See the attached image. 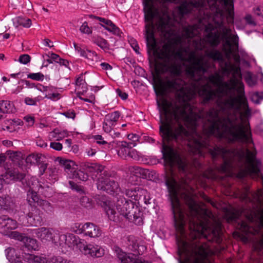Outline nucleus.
<instances>
[{"instance_id": "nucleus-53", "label": "nucleus", "mask_w": 263, "mask_h": 263, "mask_svg": "<svg viewBox=\"0 0 263 263\" xmlns=\"http://www.w3.org/2000/svg\"><path fill=\"white\" fill-rule=\"evenodd\" d=\"M135 146V143H128L126 141H122L120 143V144L119 145V148H132L133 147Z\"/></svg>"}, {"instance_id": "nucleus-60", "label": "nucleus", "mask_w": 263, "mask_h": 263, "mask_svg": "<svg viewBox=\"0 0 263 263\" xmlns=\"http://www.w3.org/2000/svg\"><path fill=\"white\" fill-rule=\"evenodd\" d=\"M48 56L50 59H52L53 62H55L57 63H59V60H60V57L54 53H49Z\"/></svg>"}, {"instance_id": "nucleus-50", "label": "nucleus", "mask_w": 263, "mask_h": 263, "mask_svg": "<svg viewBox=\"0 0 263 263\" xmlns=\"http://www.w3.org/2000/svg\"><path fill=\"white\" fill-rule=\"evenodd\" d=\"M50 146L51 148L58 151L62 150L63 148L62 144L59 142H51Z\"/></svg>"}, {"instance_id": "nucleus-22", "label": "nucleus", "mask_w": 263, "mask_h": 263, "mask_svg": "<svg viewBox=\"0 0 263 263\" xmlns=\"http://www.w3.org/2000/svg\"><path fill=\"white\" fill-rule=\"evenodd\" d=\"M115 125L104 119L103 123V129L104 132L109 134L112 138H115L119 137V132H115L114 130Z\"/></svg>"}, {"instance_id": "nucleus-19", "label": "nucleus", "mask_w": 263, "mask_h": 263, "mask_svg": "<svg viewBox=\"0 0 263 263\" xmlns=\"http://www.w3.org/2000/svg\"><path fill=\"white\" fill-rule=\"evenodd\" d=\"M60 164L63 167L66 173L71 177L76 170L77 169V165L76 163L70 160L61 159L60 161Z\"/></svg>"}, {"instance_id": "nucleus-46", "label": "nucleus", "mask_w": 263, "mask_h": 263, "mask_svg": "<svg viewBox=\"0 0 263 263\" xmlns=\"http://www.w3.org/2000/svg\"><path fill=\"white\" fill-rule=\"evenodd\" d=\"M8 235H9L10 237L12 238H14L21 241H22V239L24 237L21 233L17 231H10V232H9V234Z\"/></svg>"}, {"instance_id": "nucleus-39", "label": "nucleus", "mask_w": 263, "mask_h": 263, "mask_svg": "<svg viewBox=\"0 0 263 263\" xmlns=\"http://www.w3.org/2000/svg\"><path fill=\"white\" fill-rule=\"evenodd\" d=\"M37 205L47 212H51L53 210V208L50 203L45 200L41 199Z\"/></svg>"}, {"instance_id": "nucleus-54", "label": "nucleus", "mask_w": 263, "mask_h": 263, "mask_svg": "<svg viewBox=\"0 0 263 263\" xmlns=\"http://www.w3.org/2000/svg\"><path fill=\"white\" fill-rule=\"evenodd\" d=\"M24 120L25 121L28 126H31L34 124V119L33 117L25 116L24 118Z\"/></svg>"}, {"instance_id": "nucleus-44", "label": "nucleus", "mask_w": 263, "mask_h": 263, "mask_svg": "<svg viewBox=\"0 0 263 263\" xmlns=\"http://www.w3.org/2000/svg\"><path fill=\"white\" fill-rule=\"evenodd\" d=\"M80 31L83 33L90 34L92 32L91 29L89 27L87 23L85 22L83 23L80 28Z\"/></svg>"}, {"instance_id": "nucleus-38", "label": "nucleus", "mask_w": 263, "mask_h": 263, "mask_svg": "<svg viewBox=\"0 0 263 263\" xmlns=\"http://www.w3.org/2000/svg\"><path fill=\"white\" fill-rule=\"evenodd\" d=\"M73 179H78L79 180L85 181L88 179V176L87 174L85 173L83 171L79 170L76 171L72 174L71 177Z\"/></svg>"}, {"instance_id": "nucleus-61", "label": "nucleus", "mask_w": 263, "mask_h": 263, "mask_svg": "<svg viewBox=\"0 0 263 263\" xmlns=\"http://www.w3.org/2000/svg\"><path fill=\"white\" fill-rule=\"evenodd\" d=\"M254 11L256 15L263 17V7H257Z\"/></svg>"}, {"instance_id": "nucleus-6", "label": "nucleus", "mask_w": 263, "mask_h": 263, "mask_svg": "<svg viewBox=\"0 0 263 263\" xmlns=\"http://www.w3.org/2000/svg\"><path fill=\"white\" fill-rule=\"evenodd\" d=\"M230 0H189L185 1L179 7V12L185 14L194 8H203L208 5L213 13L222 15V11L229 4Z\"/></svg>"}, {"instance_id": "nucleus-1", "label": "nucleus", "mask_w": 263, "mask_h": 263, "mask_svg": "<svg viewBox=\"0 0 263 263\" xmlns=\"http://www.w3.org/2000/svg\"><path fill=\"white\" fill-rule=\"evenodd\" d=\"M239 38L231 33V143H253L249 120L252 110L245 96L241 69L250 67L247 54L238 49Z\"/></svg>"}, {"instance_id": "nucleus-30", "label": "nucleus", "mask_w": 263, "mask_h": 263, "mask_svg": "<svg viewBox=\"0 0 263 263\" xmlns=\"http://www.w3.org/2000/svg\"><path fill=\"white\" fill-rule=\"evenodd\" d=\"M0 107L3 114L11 113L14 110V105L8 101H2L0 102Z\"/></svg>"}, {"instance_id": "nucleus-34", "label": "nucleus", "mask_w": 263, "mask_h": 263, "mask_svg": "<svg viewBox=\"0 0 263 263\" xmlns=\"http://www.w3.org/2000/svg\"><path fill=\"white\" fill-rule=\"evenodd\" d=\"M129 171L133 175L143 177L147 173V170L143 169L138 166H130L128 167Z\"/></svg>"}, {"instance_id": "nucleus-32", "label": "nucleus", "mask_w": 263, "mask_h": 263, "mask_svg": "<svg viewBox=\"0 0 263 263\" xmlns=\"http://www.w3.org/2000/svg\"><path fill=\"white\" fill-rule=\"evenodd\" d=\"M244 79L246 83L250 87H254L257 83V77L250 71L246 72Z\"/></svg>"}, {"instance_id": "nucleus-42", "label": "nucleus", "mask_w": 263, "mask_h": 263, "mask_svg": "<svg viewBox=\"0 0 263 263\" xmlns=\"http://www.w3.org/2000/svg\"><path fill=\"white\" fill-rule=\"evenodd\" d=\"M146 193V190L140 188L139 187H137L136 193L135 195V197H134V200L136 201L141 200L143 197V195H145Z\"/></svg>"}, {"instance_id": "nucleus-58", "label": "nucleus", "mask_w": 263, "mask_h": 263, "mask_svg": "<svg viewBox=\"0 0 263 263\" xmlns=\"http://www.w3.org/2000/svg\"><path fill=\"white\" fill-rule=\"evenodd\" d=\"M94 139L96 140L97 143L100 144H105L107 143V142L103 140V137L101 135L95 136Z\"/></svg>"}, {"instance_id": "nucleus-4", "label": "nucleus", "mask_w": 263, "mask_h": 263, "mask_svg": "<svg viewBox=\"0 0 263 263\" xmlns=\"http://www.w3.org/2000/svg\"><path fill=\"white\" fill-rule=\"evenodd\" d=\"M255 148L251 151L247 148L231 147V177L243 179L247 176L261 177V162L256 159Z\"/></svg>"}, {"instance_id": "nucleus-3", "label": "nucleus", "mask_w": 263, "mask_h": 263, "mask_svg": "<svg viewBox=\"0 0 263 263\" xmlns=\"http://www.w3.org/2000/svg\"><path fill=\"white\" fill-rule=\"evenodd\" d=\"M190 208L191 216L189 221L190 237L196 239L203 236L209 241L220 243L221 241V226L218 222L214 226H210L208 218L212 217L211 212L199 208L193 200H191Z\"/></svg>"}, {"instance_id": "nucleus-57", "label": "nucleus", "mask_w": 263, "mask_h": 263, "mask_svg": "<svg viewBox=\"0 0 263 263\" xmlns=\"http://www.w3.org/2000/svg\"><path fill=\"white\" fill-rule=\"evenodd\" d=\"M127 138L129 140H131L132 142L130 143H134L135 146L136 145V142L138 140V137L137 135L131 134H129L127 136Z\"/></svg>"}, {"instance_id": "nucleus-40", "label": "nucleus", "mask_w": 263, "mask_h": 263, "mask_svg": "<svg viewBox=\"0 0 263 263\" xmlns=\"http://www.w3.org/2000/svg\"><path fill=\"white\" fill-rule=\"evenodd\" d=\"M84 227H85V223H75L71 227L73 232L78 234H84Z\"/></svg>"}, {"instance_id": "nucleus-7", "label": "nucleus", "mask_w": 263, "mask_h": 263, "mask_svg": "<svg viewBox=\"0 0 263 263\" xmlns=\"http://www.w3.org/2000/svg\"><path fill=\"white\" fill-rule=\"evenodd\" d=\"M32 234L43 243L52 242L57 244L58 242L59 232L52 228L41 227L32 230Z\"/></svg>"}, {"instance_id": "nucleus-33", "label": "nucleus", "mask_w": 263, "mask_h": 263, "mask_svg": "<svg viewBox=\"0 0 263 263\" xmlns=\"http://www.w3.org/2000/svg\"><path fill=\"white\" fill-rule=\"evenodd\" d=\"M13 205V202L9 196L0 197V209L8 210Z\"/></svg>"}, {"instance_id": "nucleus-10", "label": "nucleus", "mask_w": 263, "mask_h": 263, "mask_svg": "<svg viewBox=\"0 0 263 263\" xmlns=\"http://www.w3.org/2000/svg\"><path fill=\"white\" fill-rule=\"evenodd\" d=\"M213 157L220 156L224 160V163L221 165L219 171L221 173H225L228 175L230 170V162L229 160L230 153L223 148L215 147L211 152Z\"/></svg>"}, {"instance_id": "nucleus-27", "label": "nucleus", "mask_w": 263, "mask_h": 263, "mask_svg": "<svg viewBox=\"0 0 263 263\" xmlns=\"http://www.w3.org/2000/svg\"><path fill=\"white\" fill-rule=\"evenodd\" d=\"M22 242L28 250H35L38 248L37 241L35 239L29 237H24Z\"/></svg>"}, {"instance_id": "nucleus-2", "label": "nucleus", "mask_w": 263, "mask_h": 263, "mask_svg": "<svg viewBox=\"0 0 263 263\" xmlns=\"http://www.w3.org/2000/svg\"><path fill=\"white\" fill-rule=\"evenodd\" d=\"M231 224L240 231H234V237L237 236L246 243L252 236L261 234L262 239L253 244L255 251L263 253V209L246 210L244 209L236 210L231 205Z\"/></svg>"}, {"instance_id": "nucleus-28", "label": "nucleus", "mask_w": 263, "mask_h": 263, "mask_svg": "<svg viewBox=\"0 0 263 263\" xmlns=\"http://www.w3.org/2000/svg\"><path fill=\"white\" fill-rule=\"evenodd\" d=\"M134 257L133 254L128 255L121 251L118 253V257L122 263H135L136 258Z\"/></svg>"}, {"instance_id": "nucleus-29", "label": "nucleus", "mask_w": 263, "mask_h": 263, "mask_svg": "<svg viewBox=\"0 0 263 263\" xmlns=\"http://www.w3.org/2000/svg\"><path fill=\"white\" fill-rule=\"evenodd\" d=\"M249 195V189L247 187H246L245 191H237L236 192H234L233 194H231V197H234V198H239L242 201H250L251 199L248 197Z\"/></svg>"}, {"instance_id": "nucleus-15", "label": "nucleus", "mask_w": 263, "mask_h": 263, "mask_svg": "<svg viewBox=\"0 0 263 263\" xmlns=\"http://www.w3.org/2000/svg\"><path fill=\"white\" fill-rule=\"evenodd\" d=\"M84 235L89 236L91 238H98L101 236L102 231L100 228L91 222L85 223Z\"/></svg>"}, {"instance_id": "nucleus-35", "label": "nucleus", "mask_w": 263, "mask_h": 263, "mask_svg": "<svg viewBox=\"0 0 263 263\" xmlns=\"http://www.w3.org/2000/svg\"><path fill=\"white\" fill-rule=\"evenodd\" d=\"M120 117V113L118 111H115L111 113L108 114L105 116L104 119L116 125L117 121Z\"/></svg>"}, {"instance_id": "nucleus-18", "label": "nucleus", "mask_w": 263, "mask_h": 263, "mask_svg": "<svg viewBox=\"0 0 263 263\" xmlns=\"http://www.w3.org/2000/svg\"><path fill=\"white\" fill-rule=\"evenodd\" d=\"M5 254L7 259L11 263H15L21 258L20 251L14 248L9 247L6 249Z\"/></svg>"}, {"instance_id": "nucleus-12", "label": "nucleus", "mask_w": 263, "mask_h": 263, "mask_svg": "<svg viewBox=\"0 0 263 263\" xmlns=\"http://www.w3.org/2000/svg\"><path fill=\"white\" fill-rule=\"evenodd\" d=\"M28 263H72L61 257H53L48 260L46 257L42 255H34L30 254L26 257Z\"/></svg>"}, {"instance_id": "nucleus-9", "label": "nucleus", "mask_w": 263, "mask_h": 263, "mask_svg": "<svg viewBox=\"0 0 263 263\" xmlns=\"http://www.w3.org/2000/svg\"><path fill=\"white\" fill-rule=\"evenodd\" d=\"M97 188L99 190L105 191L110 194H117L120 191L118 183L112 178L108 177L99 178L97 182Z\"/></svg>"}, {"instance_id": "nucleus-21", "label": "nucleus", "mask_w": 263, "mask_h": 263, "mask_svg": "<svg viewBox=\"0 0 263 263\" xmlns=\"http://www.w3.org/2000/svg\"><path fill=\"white\" fill-rule=\"evenodd\" d=\"M101 25L106 30L111 32L115 35L121 36L122 34V32L120 29L110 20H107L104 23L101 24Z\"/></svg>"}, {"instance_id": "nucleus-51", "label": "nucleus", "mask_w": 263, "mask_h": 263, "mask_svg": "<svg viewBox=\"0 0 263 263\" xmlns=\"http://www.w3.org/2000/svg\"><path fill=\"white\" fill-rule=\"evenodd\" d=\"M136 190H137V187H135L134 189L132 188L130 189L127 190L126 191V194L128 197H129L132 199L134 200V197H135V195L136 193Z\"/></svg>"}, {"instance_id": "nucleus-5", "label": "nucleus", "mask_w": 263, "mask_h": 263, "mask_svg": "<svg viewBox=\"0 0 263 263\" xmlns=\"http://www.w3.org/2000/svg\"><path fill=\"white\" fill-rule=\"evenodd\" d=\"M106 214L110 219L114 220L116 214L118 213L126 219L135 221H140L141 212L137 206H135L131 200H127L124 197H120L117 201L111 202L107 200L103 203Z\"/></svg>"}, {"instance_id": "nucleus-48", "label": "nucleus", "mask_w": 263, "mask_h": 263, "mask_svg": "<svg viewBox=\"0 0 263 263\" xmlns=\"http://www.w3.org/2000/svg\"><path fill=\"white\" fill-rule=\"evenodd\" d=\"M9 157L13 161L15 162L22 158V153L19 152H11Z\"/></svg>"}, {"instance_id": "nucleus-62", "label": "nucleus", "mask_w": 263, "mask_h": 263, "mask_svg": "<svg viewBox=\"0 0 263 263\" xmlns=\"http://www.w3.org/2000/svg\"><path fill=\"white\" fill-rule=\"evenodd\" d=\"M69 184L71 187V189L76 190L77 191H81V187L80 186L78 185L77 184H76L74 182L72 181H69Z\"/></svg>"}, {"instance_id": "nucleus-55", "label": "nucleus", "mask_w": 263, "mask_h": 263, "mask_svg": "<svg viewBox=\"0 0 263 263\" xmlns=\"http://www.w3.org/2000/svg\"><path fill=\"white\" fill-rule=\"evenodd\" d=\"M128 157H130L135 160H138L139 155L138 154L136 150L130 149Z\"/></svg>"}, {"instance_id": "nucleus-23", "label": "nucleus", "mask_w": 263, "mask_h": 263, "mask_svg": "<svg viewBox=\"0 0 263 263\" xmlns=\"http://www.w3.org/2000/svg\"><path fill=\"white\" fill-rule=\"evenodd\" d=\"M2 178L5 179V182H8L7 180H21L25 177L24 175L21 173H18L13 170H8L4 176L2 175Z\"/></svg>"}, {"instance_id": "nucleus-49", "label": "nucleus", "mask_w": 263, "mask_h": 263, "mask_svg": "<svg viewBox=\"0 0 263 263\" xmlns=\"http://www.w3.org/2000/svg\"><path fill=\"white\" fill-rule=\"evenodd\" d=\"M244 18L248 24L253 26H256L257 24L251 14H247Z\"/></svg>"}, {"instance_id": "nucleus-52", "label": "nucleus", "mask_w": 263, "mask_h": 263, "mask_svg": "<svg viewBox=\"0 0 263 263\" xmlns=\"http://www.w3.org/2000/svg\"><path fill=\"white\" fill-rule=\"evenodd\" d=\"M76 84L77 85V89H80L81 86L82 88L84 87V86L85 85V84L82 77H79L77 79L76 81Z\"/></svg>"}, {"instance_id": "nucleus-25", "label": "nucleus", "mask_w": 263, "mask_h": 263, "mask_svg": "<svg viewBox=\"0 0 263 263\" xmlns=\"http://www.w3.org/2000/svg\"><path fill=\"white\" fill-rule=\"evenodd\" d=\"M206 55L214 61H218L222 65L224 63V59L221 53L215 49H212L210 51H206Z\"/></svg>"}, {"instance_id": "nucleus-31", "label": "nucleus", "mask_w": 263, "mask_h": 263, "mask_svg": "<svg viewBox=\"0 0 263 263\" xmlns=\"http://www.w3.org/2000/svg\"><path fill=\"white\" fill-rule=\"evenodd\" d=\"M34 187H32L31 190L28 191L27 193V200L30 205H33L35 203H39L41 199H39L36 192L33 191V189Z\"/></svg>"}, {"instance_id": "nucleus-43", "label": "nucleus", "mask_w": 263, "mask_h": 263, "mask_svg": "<svg viewBox=\"0 0 263 263\" xmlns=\"http://www.w3.org/2000/svg\"><path fill=\"white\" fill-rule=\"evenodd\" d=\"M131 148H119L118 151V156L122 159H126L128 157V154Z\"/></svg>"}, {"instance_id": "nucleus-63", "label": "nucleus", "mask_w": 263, "mask_h": 263, "mask_svg": "<svg viewBox=\"0 0 263 263\" xmlns=\"http://www.w3.org/2000/svg\"><path fill=\"white\" fill-rule=\"evenodd\" d=\"M116 92L117 94L123 99L125 100L127 98V95L124 92H122L120 89H117L116 90Z\"/></svg>"}, {"instance_id": "nucleus-24", "label": "nucleus", "mask_w": 263, "mask_h": 263, "mask_svg": "<svg viewBox=\"0 0 263 263\" xmlns=\"http://www.w3.org/2000/svg\"><path fill=\"white\" fill-rule=\"evenodd\" d=\"M68 136L69 133L66 130L54 129L49 133V137L51 139H55L57 141H60Z\"/></svg>"}, {"instance_id": "nucleus-11", "label": "nucleus", "mask_w": 263, "mask_h": 263, "mask_svg": "<svg viewBox=\"0 0 263 263\" xmlns=\"http://www.w3.org/2000/svg\"><path fill=\"white\" fill-rule=\"evenodd\" d=\"M80 251L85 255H89L92 257H101L105 253L104 249L100 246L96 244H85L84 241L81 247Z\"/></svg>"}, {"instance_id": "nucleus-59", "label": "nucleus", "mask_w": 263, "mask_h": 263, "mask_svg": "<svg viewBox=\"0 0 263 263\" xmlns=\"http://www.w3.org/2000/svg\"><path fill=\"white\" fill-rule=\"evenodd\" d=\"M91 168L92 170H93L97 172V173H101L104 169V167L102 165L97 164H92Z\"/></svg>"}, {"instance_id": "nucleus-64", "label": "nucleus", "mask_w": 263, "mask_h": 263, "mask_svg": "<svg viewBox=\"0 0 263 263\" xmlns=\"http://www.w3.org/2000/svg\"><path fill=\"white\" fill-rule=\"evenodd\" d=\"M36 145L41 147H47V143L44 141L39 139L36 141Z\"/></svg>"}, {"instance_id": "nucleus-45", "label": "nucleus", "mask_w": 263, "mask_h": 263, "mask_svg": "<svg viewBox=\"0 0 263 263\" xmlns=\"http://www.w3.org/2000/svg\"><path fill=\"white\" fill-rule=\"evenodd\" d=\"M128 41H129V43L131 47L133 48V49L134 50V51L137 54H139L140 53L139 47L138 46L137 41L134 38H130Z\"/></svg>"}, {"instance_id": "nucleus-20", "label": "nucleus", "mask_w": 263, "mask_h": 263, "mask_svg": "<svg viewBox=\"0 0 263 263\" xmlns=\"http://www.w3.org/2000/svg\"><path fill=\"white\" fill-rule=\"evenodd\" d=\"M27 217L29 224L31 226L40 224L42 221V216L40 215V211L35 208L28 214Z\"/></svg>"}, {"instance_id": "nucleus-14", "label": "nucleus", "mask_w": 263, "mask_h": 263, "mask_svg": "<svg viewBox=\"0 0 263 263\" xmlns=\"http://www.w3.org/2000/svg\"><path fill=\"white\" fill-rule=\"evenodd\" d=\"M40 92H42L43 100L44 98H47L53 101L59 100L60 99V94L59 93H51L50 87L45 86L41 84H38L36 86V90L35 92V94L39 93Z\"/></svg>"}, {"instance_id": "nucleus-36", "label": "nucleus", "mask_w": 263, "mask_h": 263, "mask_svg": "<svg viewBox=\"0 0 263 263\" xmlns=\"http://www.w3.org/2000/svg\"><path fill=\"white\" fill-rule=\"evenodd\" d=\"M36 97L34 98L30 97H26L24 99L25 103L28 105H36L37 102H40L43 100V97L42 95L34 93Z\"/></svg>"}, {"instance_id": "nucleus-47", "label": "nucleus", "mask_w": 263, "mask_h": 263, "mask_svg": "<svg viewBox=\"0 0 263 263\" xmlns=\"http://www.w3.org/2000/svg\"><path fill=\"white\" fill-rule=\"evenodd\" d=\"M30 60H31V58L28 54H24L21 55L20 57V58L18 59V61L21 63L25 65V64H27L28 63H29L30 62Z\"/></svg>"}, {"instance_id": "nucleus-41", "label": "nucleus", "mask_w": 263, "mask_h": 263, "mask_svg": "<svg viewBox=\"0 0 263 263\" xmlns=\"http://www.w3.org/2000/svg\"><path fill=\"white\" fill-rule=\"evenodd\" d=\"M27 78L33 80L42 81L44 79V75L41 72L30 73L27 75Z\"/></svg>"}, {"instance_id": "nucleus-13", "label": "nucleus", "mask_w": 263, "mask_h": 263, "mask_svg": "<svg viewBox=\"0 0 263 263\" xmlns=\"http://www.w3.org/2000/svg\"><path fill=\"white\" fill-rule=\"evenodd\" d=\"M0 225L2 229V233L6 235L9 234V233L12 230L17 228L18 226L17 223L15 220L6 217L0 218Z\"/></svg>"}, {"instance_id": "nucleus-26", "label": "nucleus", "mask_w": 263, "mask_h": 263, "mask_svg": "<svg viewBox=\"0 0 263 263\" xmlns=\"http://www.w3.org/2000/svg\"><path fill=\"white\" fill-rule=\"evenodd\" d=\"M92 41L95 44L105 51H107L109 49V45L107 41L101 36L93 37Z\"/></svg>"}, {"instance_id": "nucleus-37", "label": "nucleus", "mask_w": 263, "mask_h": 263, "mask_svg": "<svg viewBox=\"0 0 263 263\" xmlns=\"http://www.w3.org/2000/svg\"><path fill=\"white\" fill-rule=\"evenodd\" d=\"M13 23L17 27L18 25H22L24 27L29 28L31 25V22L30 19H24L21 17H16L13 19Z\"/></svg>"}, {"instance_id": "nucleus-17", "label": "nucleus", "mask_w": 263, "mask_h": 263, "mask_svg": "<svg viewBox=\"0 0 263 263\" xmlns=\"http://www.w3.org/2000/svg\"><path fill=\"white\" fill-rule=\"evenodd\" d=\"M74 47L81 56L86 58L88 60V62L90 64H95L96 62L99 61V58L95 51L89 50H85L82 49L81 48L77 47L76 45H74Z\"/></svg>"}, {"instance_id": "nucleus-56", "label": "nucleus", "mask_w": 263, "mask_h": 263, "mask_svg": "<svg viewBox=\"0 0 263 263\" xmlns=\"http://www.w3.org/2000/svg\"><path fill=\"white\" fill-rule=\"evenodd\" d=\"M67 118L74 119L76 117V114L73 110H69L62 114Z\"/></svg>"}, {"instance_id": "nucleus-8", "label": "nucleus", "mask_w": 263, "mask_h": 263, "mask_svg": "<svg viewBox=\"0 0 263 263\" xmlns=\"http://www.w3.org/2000/svg\"><path fill=\"white\" fill-rule=\"evenodd\" d=\"M58 241V242L56 245H59L62 248H72L76 246L80 250L84 240L72 234L67 233L62 235L59 234Z\"/></svg>"}, {"instance_id": "nucleus-16", "label": "nucleus", "mask_w": 263, "mask_h": 263, "mask_svg": "<svg viewBox=\"0 0 263 263\" xmlns=\"http://www.w3.org/2000/svg\"><path fill=\"white\" fill-rule=\"evenodd\" d=\"M43 157L40 154H31L27 157L26 161L30 163H36L40 165V174L41 175H42L45 173L47 167V164L43 162Z\"/></svg>"}]
</instances>
